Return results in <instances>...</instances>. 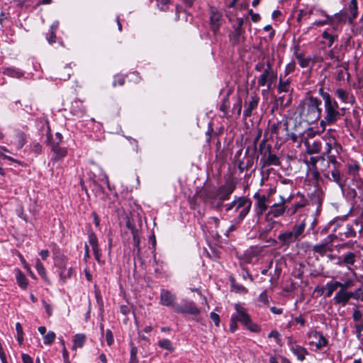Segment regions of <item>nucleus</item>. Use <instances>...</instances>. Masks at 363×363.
<instances>
[{
	"label": "nucleus",
	"mask_w": 363,
	"mask_h": 363,
	"mask_svg": "<svg viewBox=\"0 0 363 363\" xmlns=\"http://www.w3.org/2000/svg\"><path fill=\"white\" fill-rule=\"evenodd\" d=\"M318 93L320 95V96L322 97L324 103L326 102V101L328 100V98L333 99L332 96L330 95V94L328 92H326V91H323V88H320L318 89Z\"/></svg>",
	"instance_id": "61"
},
{
	"label": "nucleus",
	"mask_w": 363,
	"mask_h": 363,
	"mask_svg": "<svg viewBox=\"0 0 363 363\" xmlns=\"http://www.w3.org/2000/svg\"><path fill=\"white\" fill-rule=\"evenodd\" d=\"M352 318L354 321H359L362 318V312L359 311L357 308L354 309Z\"/></svg>",
	"instance_id": "56"
},
{
	"label": "nucleus",
	"mask_w": 363,
	"mask_h": 363,
	"mask_svg": "<svg viewBox=\"0 0 363 363\" xmlns=\"http://www.w3.org/2000/svg\"><path fill=\"white\" fill-rule=\"evenodd\" d=\"M306 227V220L303 219L298 223H295L291 230L281 231L278 235V240L284 250L288 249L290 245L296 241L300 240L304 237L303 233Z\"/></svg>",
	"instance_id": "3"
},
{
	"label": "nucleus",
	"mask_w": 363,
	"mask_h": 363,
	"mask_svg": "<svg viewBox=\"0 0 363 363\" xmlns=\"http://www.w3.org/2000/svg\"><path fill=\"white\" fill-rule=\"evenodd\" d=\"M106 340L107 345L109 346H111L114 341L113 335L112 332L111 331V330H109V329H108L106 333Z\"/></svg>",
	"instance_id": "57"
},
{
	"label": "nucleus",
	"mask_w": 363,
	"mask_h": 363,
	"mask_svg": "<svg viewBox=\"0 0 363 363\" xmlns=\"http://www.w3.org/2000/svg\"><path fill=\"white\" fill-rule=\"evenodd\" d=\"M258 301H259V302L263 303L265 306L269 305V301L268 296L267 294V291H264L259 294Z\"/></svg>",
	"instance_id": "50"
},
{
	"label": "nucleus",
	"mask_w": 363,
	"mask_h": 363,
	"mask_svg": "<svg viewBox=\"0 0 363 363\" xmlns=\"http://www.w3.org/2000/svg\"><path fill=\"white\" fill-rule=\"evenodd\" d=\"M306 175L310 181L313 182L316 186L318 185L319 182H323V179L320 176V174L318 168H307Z\"/></svg>",
	"instance_id": "23"
},
{
	"label": "nucleus",
	"mask_w": 363,
	"mask_h": 363,
	"mask_svg": "<svg viewBox=\"0 0 363 363\" xmlns=\"http://www.w3.org/2000/svg\"><path fill=\"white\" fill-rule=\"evenodd\" d=\"M291 78L290 77L286 78L285 77H283V75L281 74L279 75V84L277 86V90H278L279 94H281L282 92L286 93V92L291 91Z\"/></svg>",
	"instance_id": "19"
},
{
	"label": "nucleus",
	"mask_w": 363,
	"mask_h": 363,
	"mask_svg": "<svg viewBox=\"0 0 363 363\" xmlns=\"http://www.w3.org/2000/svg\"><path fill=\"white\" fill-rule=\"evenodd\" d=\"M176 299V295L171 293L169 290H161L160 296V303L161 305L171 307L174 311V307L177 305L175 302Z\"/></svg>",
	"instance_id": "11"
},
{
	"label": "nucleus",
	"mask_w": 363,
	"mask_h": 363,
	"mask_svg": "<svg viewBox=\"0 0 363 363\" xmlns=\"http://www.w3.org/2000/svg\"><path fill=\"white\" fill-rule=\"evenodd\" d=\"M86 335L84 334H76L73 339L72 350H76L77 347L82 348L85 342Z\"/></svg>",
	"instance_id": "29"
},
{
	"label": "nucleus",
	"mask_w": 363,
	"mask_h": 363,
	"mask_svg": "<svg viewBox=\"0 0 363 363\" xmlns=\"http://www.w3.org/2000/svg\"><path fill=\"white\" fill-rule=\"evenodd\" d=\"M158 346L169 352H173L174 350V347H173L170 340L168 339H162L160 340L158 342Z\"/></svg>",
	"instance_id": "38"
},
{
	"label": "nucleus",
	"mask_w": 363,
	"mask_h": 363,
	"mask_svg": "<svg viewBox=\"0 0 363 363\" xmlns=\"http://www.w3.org/2000/svg\"><path fill=\"white\" fill-rule=\"evenodd\" d=\"M235 309L236 311V314H233V315L235 318L238 322H240L252 332L258 333L260 330L259 326L251 321L250 315L246 313L245 309L243 307L236 303L235 305Z\"/></svg>",
	"instance_id": "6"
},
{
	"label": "nucleus",
	"mask_w": 363,
	"mask_h": 363,
	"mask_svg": "<svg viewBox=\"0 0 363 363\" xmlns=\"http://www.w3.org/2000/svg\"><path fill=\"white\" fill-rule=\"evenodd\" d=\"M339 288L340 290L347 291V289L352 287L354 284V281L352 279H347L344 282L339 281Z\"/></svg>",
	"instance_id": "47"
},
{
	"label": "nucleus",
	"mask_w": 363,
	"mask_h": 363,
	"mask_svg": "<svg viewBox=\"0 0 363 363\" xmlns=\"http://www.w3.org/2000/svg\"><path fill=\"white\" fill-rule=\"evenodd\" d=\"M294 204L296 205V207L299 208H304L308 204V200L305 196L300 192L296 194V199Z\"/></svg>",
	"instance_id": "33"
},
{
	"label": "nucleus",
	"mask_w": 363,
	"mask_h": 363,
	"mask_svg": "<svg viewBox=\"0 0 363 363\" xmlns=\"http://www.w3.org/2000/svg\"><path fill=\"white\" fill-rule=\"evenodd\" d=\"M335 96L343 103L354 105L356 99L352 93L342 88H338L335 91Z\"/></svg>",
	"instance_id": "14"
},
{
	"label": "nucleus",
	"mask_w": 363,
	"mask_h": 363,
	"mask_svg": "<svg viewBox=\"0 0 363 363\" xmlns=\"http://www.w3.org/2000/svg\"><path fill=\"white\" fill-rule=\"evenodd\" d=\"M330 181L336 183L341 189H342L345 184L343 175L340 173L337 167L333 168L331 170Z\"/></svg>",
	"instance_id": "24"
},
{
	"label": "nucleus",
	"mask_w": 363,
	"mask_h": 363,
	"mask_svg": "<svg viewBox=\"0 0 363 363\" xmlns=\"http://www.w3.org/2000/svg\"><path fill=\"white\" fill-rule=\"evenodd\" d=\"M333 300L335 304H341L342 306H345L349 301L346 291L340 289L334 296Z\"/></svg>",
	"instance_id": "27"
},
{
	"label": "nucleus",
	"mask_w": 363,
	"mask_h": 363,
	"mask_svg": "<svg viewBox=\"0 0 363 363\" xmlns=\"http://www.w3.org/2000/svg\"><path fill=\"white\" fill-rule=\"evenodd\" d=\"M71 74V67L67 65L60 70L58 77L60 80L66 81L69 79Z\"/></svg>",
	"instance_id": "32"
},
{
	"label": "nucleus",
	"mask_w": 363,
	"mask_h": 363,
	"mask_svg": "<svg viewBox=\"0 0 363 363\" xmlns=\"http://www.w3.org/2000/svg\"><path fill=\"white\" fill-rule=\"evenodd\" d=\"M321 13L326 18H325V20L315 22V24L316 26H324L326 24H333L334 23V18L332 16H329V15L326 14L325 11H322Z\"/></svg>",
	"instance_id": "41"
},
{
	"label": "nucleus",
	"mask_w": 363,
	"mask_h": 363,
	"mask_svg": "<svg viewBox=\"0 0 363 363\" xmlns=\"http://www.w3.org/2000/svg\"><path fill=\"white\" fill-rule=\"evenodd\" d=\"M357 236V232L354 228L351 225H347L339 233V239L344 240L345 238H354Z\"/></svg>",
	"instance_id": "25"
},
{
	"label": "nucleus",
	"mask_w": 363,
	"mask_h": 363,
	"mask_svg": "<svg viewBox=\"0 0 363 363\" xmlns=\"http://www.w3.org/2000/svg\"><path fill=\"white\" fill-rule=\"evenodd\" d=\"M230 41L233 45L242 44L245 42L244 30L235 28L234 31L229 35Z\"/></svg>",
	"instance_id": "18"
},
{
	"label": "nucleus",
	"mask_w": 363,
	"mask_h": 363,
	"mask_svg": "<svg viewBox=\"0 0 363 363\" xmlns=\"http://www.w3.org/2000/svg\"><path fill=\"white\" fill-rule=\"evenodd\" d=\"M307 337L309 339V345L311 346H315L316 350H320L328 344V340L320 332L317 330L309 331L307 333Z\"/></svg>",
	"instance_id": "7"
},
{
	"label": "nucleus",
	"mask_w": 363,
	"mask_h": 363,
	"mask_svg": "<svg viewBox=\"0 0 363 363\" xmlns=\"http://www.w3.org/2000/svg\"><path fill=\"white\" fill-rule=\"evenodd\" d=\"M56 266L60 269V271L67 269V263L65 258L62 257L57 260Z\"/></svg>",
	"instance_id": "58"
},
{
	"label": "nucleus",
	"mask_w": 363,
	"mask_h": 363,
	"mask_svg": "<svg viewBox=\"0 0 363 363\" xmlns=\"http://www.w3.org/2000/svg\"><path fill=\"white\" fill-rule=\"evenodd\" d=\"M124 82H125V79H124L123 77H122V76H116L115 79L113 80V86H116V84H118L122 86V85L124 84Z\"/></svg>",
	"instance_id": "63"
},
{
	"label": "nucleus",
	"mask_w": 363,
	"mask_h": 363,
	"mask_svg": "<svg viewBox=\"0 0 363 363\" xmlns=\"http://www.w3.org/2000/svg\"><path fill=\"white\" fill-rule=\"evenodd\" d=\"M307 152L310 155L318 153L320 151V143L314 141L312 144L307 143Z\"/></svg>",
	"instance_id": "34"
},
{
	"label": "nucleus",
	"mask_w": 363,
	"mask_h": 363,
	"mask_svg": "<svg viewBox=\"0 0 363 363\" xmlns=\"http://www.w3.org/2000/svg\"><path fill=\"white\" fill-rule=\"evenodd\" d=\"M326 147H325V152H324V155L326 156H328L330 155L332 150H335L336 153H340V150H342V147L340 144L336 143L335 141H333V143L328 142L326 143Z\"/></svg>",
	"instance_id": "28"
},
{
	"label": "nucleus",
	"mask_w": 363,
	"mask_h": 363,
	"mask_svg": "<svg viewBox=\"0 0 363 363\" xmlns=\"http://www.w3.org/2000/svg\"><path fill=\"white\" fill-rule=\"evenodd\" d=\"M52 151L53 156L52 161H58L62 160L67 154V150L65 147H60L58 144H54L52 146Z\"/></svg>",
	"instance_id": "21"
},
{
	"label": "nucleus",
	"mask_w": 363,
	"mask_h": 363,
	"mask_svg": "<svg viewBox=\"0 0 363 363\" xmlns=\"http://www.w3.org/2000/svg\"><path fill=\"white\" fill-rule=\"evenodd\" d=\"M344 108H340L339 104L334 99H329L324 103L323 118L320 121V125L323 129L326 125L335 124L344 115Z\"/></svg>",
	"instance_id": "4"
},
{
	"label": "nucleus",
	"mask_w": 363,
	"mask_h": 363,
	"mask_svg": "<svg viewBox=\"0 0 363 363\" xmlns=\"http://www.w3.org/2000/svg\"><path fill=\"white\" fill-rule=\"evenodd\" d=\"M333 17L334 18V23L335 22L342 23L348 20V15L347 14L346 12H344L342 11L336 13Z\"/></svg>",
	"instance_id": "40"
},
{
	"label": "nucleus",
	"mask_w": 363,
	"mask_h": 363,
	"mask_svg": "<svg viewBox=\"0 0 363 363\" xmlns=\"http://www.w3.org/2000/svg\"><path fill=\"white\" fill-rule=\"evenodd\" d=\"M277 72H268L264 70V72L258 78V85L259 86H267V89H269L277 79Z\"/></svg>",
	"instance_id": "13"
},
{
	"label": "nucleus",
	"mask_w": 363,
	"mask_h": 363,
	"mask_svg": "<svg viewBox=\"0 0 363 363\" xmlns=\"http://www.w3.org/2000/svg\"><path fill=\"white\" fill-rule=\"evenodd\" d=\"M254 199H256V213L257 216H261L268 208V203L269 201V196L267 195H260L259 193H256L254 195Z\"/></svg>",
	"instance_id": "12"
},
{
	"label": "nucleus",
	"mask_w": 363,
	"mask_h": 363,
	"mask_svg": "<svg viewBox=\"0 0 363 363\" xmlns=\"http://www.w3.org/2000/svg\"><path fill=\"white\" fill-rule=\"evenodd\" d=\"M259 97L257 95H253L250 97V101L246 104V107L243 111V116L247 118L252 115V112L255 110L259 104Z\"/></svg>",
	"instance_id": "20"
},
{
	"label": "nucleus",
	"mask_w": 363,
	"mask_h": 363,
	"mask_svg": "<svg viewBox=\"0 0 363 363\" xmlns=\"http://www.w3.org/2000/svg\"><path fill=\"white\" fill-rule=\"evenodd\" d=\"M349 9L351 15L348 16V21L352 23L353 20L357 16V3L356 0H351Z\"/></svg>",
	"instance_id": "31"
},
{
	"label": "nucleus",
	"mask_w": 363,
	"mask_h": 363,
	"mask_svg": "<svg viewBox=\"0 0 363 363\" xmlns=\"http://www.w3.org/2000/svg\"><path fill=\"white\" fill-rule=\"evenodd\" d=\"M319 161L318 157H311L309 160H306L304 163L307 165V168H316L317 162Z\"/></svg>",
	"instance_id": "48"
},
{
	"label": "nucleus",
	"mask_w": 363,
	"mask_h": 363,
	"mask_svg": "<svg viewBox=\"0 0 363 363\" xmlns=\"http://www.w3.org/2000/svg\"><path fill=\"white\" fill-rule=\"evenodd\" d=\"M352 86L354 89L361 90V95L363 97V74L357 77V82Z\"/></svg>",
	"instance_id": "49"
},
{
	"label": "nucleus",
	"mask_w": 363,
	"mask_h": 363,
	"mask_svg": "<svg viewBox=\"0 0 363 363\" xmlns=\"http://www.w3.org/2000/svg\"><path fill=\"white\" fill-rule=\"evenodd\" d=\"M73 273V269L72 267H69L68 269L65 270L60 271V281L65 284L66 283L67 280L68 279H70Z\"/></svg>",
	"instance_id": "35"
},
{
	"label": "nucleus",
	"mask_w": 363,
	"mask_h": 363,
	"mask_svg": "<svg viewBox=\"0 0 363 363\" xmlns=\"http://www.w3.org/2000/svg\"><path fill=\"white\" fill-rule=\"evenodd\" d=\"M322 37L323 39L328 40V46L330 48L335 40L337 39L336 35H331L328 33L327 31H324L322 34Z\"/></svg>",
	"instance_id": "44"
},
{
	"label": "nucleus",
	"mask_w": 363,
	"mask_h": 363,
	"mask_svg": "<svg viewBox=\"0 0 363 363\" xmlns=\"http://www.w3.org/2000/svg\"><path fill=\"white\" fill-rule=\"evenodd\" d=\"M327 157L328 159V165H329V163H331L333 166V168L339 167L340 163L337 161L336 156L330 155Z\"/></svg>",
	"instance_id": "55"
},
{
	"label": "nucleus",
	"mask_w": 363,
	"mask_h": 363,
	"mask_svg": "<svg viewBox=\"0 0 363 363\" xmlns=\"http://www.w3.org/2000/svg\"><path fill=\"white\" fill-rule=\"evenodd\" d=\"M238 320L235 319V318L232 315L230 318V330L233 333L238 328Z\"/></svg>",
	"instance_id": "60"
},
{
	"label": "nucleus",
	"mask_w": 363,
	"mask_h": 363,
	"mask_svg": "<svg viewBox=\"0 0 363 363\" xmlns=\"http://www.w3.org/2000/svg\"><path fill=\"white\" fill-rule=\"evenodd\" d=\"M55 333L52 331H49L46 335H44L43 342L45 345L52 344L55 340Z\"/></svg>",
	"instance_id": "46"
},
{
	"label": "nucleus",
	"mask_w": 363,
	"mask_h": 363,
	"mask_svg": "<svg viewBox=\"0 0 363 363\" xmlns=\"http://www.w3.org/2000/svg\"><path fill=\"white\" fill-rule=\"evenodd\" d=\"M35 269L38 272V273L43 278H45L46 277V271L45 269L43 264V263L40 261L39 259H36L35 262Z\"/></svg>",
	"instance_id": "45"
},
{
	"label": "nucleus",
	"mask_w": 363,
	"mask_h": 363,
	"mask_svg": "<svg viewBox=\"0 0 363 363\" xmlns=\"http://www.w3.org/2000/svg\"><path fill=\"white\" fill-rule=\"evenodd\" d=\"M287 211V206L284 205L281 201L279 203H274L269 208L267 213L266 218L269 220L273 218H279L283 216Z\"/></svg>",
	"instance_id": "9"
},
{
	"label": "nucleus",
	"mask_w": 363,
	"mask_h": 363,
	"mask_svg": "<svg viewBox=\"0 0 363 363\" xmlns=\"http://www.w3.org/2000/svg\"><path fill=\"white\" fill-rule=\"evenodd\" d=\"M339 281H330L327 282L325 285V288L327 289V292L325 294V297L329 298L332 296L333 293L339 288Z\"/></svg>",
	"instance_id": "30"
},
{
	"label": "nucleus",
	"mask_w": 363,
	"mask_h": 363,
	"mask_svg": "<svg viewBox=\"0 0 363 363\" xmlns=\"http://www.w3.org/2000/svg\"><path fill=\"white\" fill-rule=\"evenodd\" d=\"M4 73L11 77L21 78L23 74L19 70L15 69L13 68H7Z\"/></svg>",
	"instance_id": "43"
},
{
	"label": "nucleus",
	"mask_w": 363,
	"mask_h": 363,
	"mask_svg": "<svg viewBox=\"0 0 363 363\" xmlns=\"http://www.w3.org/2000/svg\"><path fill=\"white\" fill-rule=\"evenodd\" d=\"M323 198L324 194L320 189H316L311 193V200L313 204L317 205V210L320 208Z\"/></svg>",
	"instance_id": "26"
},
{
	"label": "nucleus",
	"mask_w": 363,
	"mask_h": 363,
	"mask_svg": "<svg viewBox=\"0 0 363 363\" xmlns=\"http://www.w3.org/2000/svg\"><path fill=\"white\" fill-rule=\"evenodd\" d=\"M174 311L178 313H186L196 315L201 311L191 301L182 300L181 303H177L174 307Z\"/></svg>",
	"instance_id": "8"
},
{
	"label": "nucleus",
	"mask_w": 363,
	"mask_h": 363,
	"mask_svg": "<svg viewBox=\"0 0 363 363\" xmlns=\"http://www.w3.org/2000/svg\"><path fill=\"white\" fill-rule=\"evenodd\" d=\"M280 337L281 335L277 330H272L268 335V337H273L275 340L277 344H278L279 345H281Z\"/></svg>",
	"instance_id": "51"
},
{
	"label": "nucleus",
	"mask_w": 363,
	"mask_h": 363,
	"mask_svg": "<svg viewBox=\"0 0 363 363\" xmlns=\"http://www.w3.org/2000/svg\"><path fill=\"white\" fill-rule=\"evenodd\" d=\"M294 55L296 56V58L298 60V62L299 65L301 67L305 68V67H308L309 66V64L311 62L310 59L305 58L303 57V55L301 53L295 52Z\"/></svg>",
	"instance_id": "36"
},
{
	"label": "nucleus",
	"mask_w": 363,
	"mask_h": 363,
	"mask_svg": "<svg viewBox=\"0 0 363 363\" xmlns=\"http://www.w3.org/2000/svg\"><path fill=\"white\" fill-rule=\"evenodd\" d=\"M16 280L19 286L22 289H26L27 287L28 280L21 271H18V274H16Z\"/></svg>",
	"instance_id": "39"
},
{
	"label": "nucleus",
	"mask_w": 363,
	"mask_h": 363,
	"mask_svg": "<svg viewBox=\"0 0 363 363\" xmlns=\"http://www.w3.org/2000/svg\"><path fill=\"white\" fill-rule=\"evenodd\" d=\"M136 354H137V348L135 347H133L130 350V363H137Z\"/></svg>",
	"instance_id": "62"
},
{
	"label": "nucleus",
	"mask_w": 363,
	"mask_h": 363,
	"mask_svg": "<svg viewBox=\"0 0 363 363\" xmlns=\"http://www.w3.org/2000/svg\"><path fill=\"white\" fill-rule=\"evenodd\" d=\"M288 345L291 352L300 362H303L306 359V356L308 354V352L305 347L293 343L291 340L288 341Z\"/></svg>",
	"instance_id": "15"
},
{
	"label": "nucleus",
	"mask_w": 363,
	"mask_h": 363,
	"mask_svg": "<svg viewBox=\"0 0 363 363\" xmlns=\"http://www.w3.org/2000/svg\"><path fill=\"white\" fill-rule=\"evenodd\" d=\"M70 112L73 116H75L78 118L83 117L85 115L86 110L82 101L79 100H75L72 102Z\"/></svg>",
	"instance_id": "17"
},
{
	"label": "nucleus",
	"mask_w": 363,
	"mask_h": 363,
	"mask_svg": "<svg viewBox=\"0 0 363 363\" xmlns=\"http://www.w3.org/2000/svg\"><path fill=\"white\" fill-rule=\"evenodd\" d=\"M88 238L89 242L91 246L98 245V239L96 234L94 232H90L89 233Z\"/></svg>",
	"instance_id": "52"
},
{
	"label": "nucleus",
	"mask_w": 363,
	"mask_h": 363,
	"mask_svg": "<svg viewBox=\"0 0 363 363\" xmlns=\"http://www.w3.org/2000/svg\"><path fill=\"white\" fill-rule=\"evenodd\" d=\"M210 317L212 319V320L214 322L215 325L216 326H218L219 322H220V317H219V315L217 313H214V312H211V314H210Z\"/></svg>",
	"instance_id": "64"
},
{
	"label": "nucleus",
	"mask_w": 363,
	"mask_h": 363,
	"mask_svg": "<svg viewBox=\"0 0 363 363\" xmlns=\"http://www.w3.org/2000/svg\"><path fill=\"white\" fill-rule=\"evenodd\" d=\"M16 138H17L16 147L18 149H21L26 144L25 134L22 132L18 131L16 133Z\"/></svg>",
	"instance_id": "42"
},
{
	"label": "nucleus",
	"mask_w": 363,
	"mask_h": 363,
	"mask_svg": "<svg viewBox=\"0 0 363 363\" xmlns=\"http://www.w3.org/2000/svg\"><path fill=\"white\" fill-rule=\"evenodd\" d=\"M356 255L352 252H348L343 255L342 259L337 262V264L341 266L343 264L347 265L349 270H352L350 266L354 264L356 262Z\"/></svg>",
	"instance_id": "22"
},
{
	"label": "nucleus",
	"mask_w": 363,
	"mask_h": 363,
	"mask_svg": "<svg viewBox=\"0 0 363 363\" xmlns=\"http://www.w3.org/2000/svg\"><path fill=\"white\" fill-rule=\"evenodd\" d=\"M328 250V244H319L313 247V251L321 256H324Z\"/></svg>",
	"instance_id": "37"
},
{
	"label": "nucleus",
	"mask_w": 363,
	"mask_h": 363,
	"mask_svg": "<svg viewBox=\"0 0 363 363\" xmlns=\"http://www.w3.org/2000/svg\"><path fill=\"white\" fill-rule=\"evenodd\" d=\"M235 189V184L233 181H227L217 189L205 191V199L211 202L213 207L220 211L225 201L229 200L230 195Z\"/></svg>",
	"instance_id": "1"
},
{
	"label": "nucleus",
	"mask_w": 363,
	"mask_h": 363,
	"mask_svg": "<svg viewBox=\"0 0 363 363\" xmlns=\"http://www.w3.org/2000/svg\"><path fill=\"white\" fill-rule=\"evenodd\" d=\"M3 152H9V151L6 147L0 145V156L1 157H3L4 159H6L9 161H13V162L16 161L13 158L11 157L10 156L4 155Z\"/></svg>",
	"instance_id": "59"
},
{
	"label": "nucleus",
	"mask_w": 363,
	"mask_h": 363,
	"mask_svg": "<svg viewBox=\"0 0 363 363\" xmlns=\"http://www.w3.org/2000/svg\"><path fill=\"white\" fill-rule=\"evenodd\" d=\"M296 199V194H290L287 198H285L283 196H280V201L286 205V203L292 202L294 199Z\"/></svg>",
	"instance_id": "54"
},
{
	"label": "nucleus",
	"mask_w": 363,
	"mask_h": 363,
	"mask_svg": "<svg viewBox=\"0 0 363 363\" xmlns=\"http://www.w3.org/2000/svg\"><path fill=\"white\" fill-rule=\"evenodd\" d=\"M295 67H296L295 62L289 63L285 67L284 77H286V76L288 74L293 72L295 70Z\"/></svg>",
	"instance_id": "53"
},
{
	"label": "nucleus",
	"mask_w": 363,
	"mask_h": 363,
	"mask_svg": "<svg viewBox=\"0 0 363 363\" xmlns=\"http://www.w3.org/2000/svg\"><path fill=\"white\" fill-rule=\"evenodd\" d=\"M252 206V201L245 196L235 197L234 200L224 206L225 211H234L238 212V216L235 218V223H240L249 213Z\"/></svg>",
	"instance_id": "5"
},
{
	"label": "nucleus",
	"mask_w": 363,
	"mask_h": 363,
	"mask_svg": "<svg viewBox=\"0 0 363 363\" xmlns=\"http://www.w3.org/2000/svg\"><path fill=\"white\" fill-rule=\"evenodd\" d=\"M271 151L272 146L270 145H268L267 147V152H268V155H266L265 152L264 154L262 155L263 157L260 160L262 168L269 167L271 165L279 166L281 164V162L279 157L274 154H272Z\"/></svg>",
	"instance_id": "10"
},
{
	"label": "nucleus",
	"mask_w": 363,
	"mask_h": 363,
	"mask_svg": "<svg viewBox=\"0 0 363 363\" xmlns=\"http://www.w3.org/2000/svg\"><path fill=\"white\" fill-rule=\"evenodd\" d=\"M322 101L317 97L306 98L301 104V117L308 123H312L318 121L322 113Z\"/></svg>",
	"instance_id": "2"
},
{
	"label": "nucleus",
	"mask_w": 363,
	"mask_h": 363,
	"mask_svg": "<svg viewBox=\"0 0 363 363\" xmlns=\"http://www.w3.org/2000/svg\"><path fill=\"white\" fill-rule=\"evenodd\" d=\"M223 15L217 9H211L210 21L212 30L216 33L220 28L223 22Z\"/></svg>",
	"instance_id": "16"
}]
</instances>
